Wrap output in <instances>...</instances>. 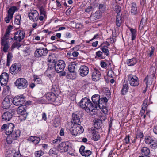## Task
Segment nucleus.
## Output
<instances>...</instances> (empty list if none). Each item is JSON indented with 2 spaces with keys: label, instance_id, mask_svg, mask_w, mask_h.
<instances>
[{
  "label": "nucleus",
  "instance_id": "nucleus-11",
  "mask_svg": "<svg viewBox=\"0 0 157 157\" xmlns=\"http://www.w3.org/2000/svg\"><path fill=\"white\" fill-rule=\"evenodd\" d=\"M14 40L20 42L25 36V32L23 30H18L15 33Z\"/></svg>",
  "mask_w": 157,
  "mask_h": 157
},
{
  "label": "nucleus",
  "instance_id": "nucleus-7",
  "mask_svg": "<svg viewBox=\"0 0 157 157\" xmlns=\"http://www.w3.org/2000/svg\"><path fill=\"white\" fill-rule=\"evenodd\" d=\"M9 38L4 36L2 37L1 38V48L5 52H6L10 47L9 42L8 40H10Z\"/></svg>",
  "mask_w": 157,
  "mask_h": 157
},
{
  "label": "nucleus",
  "instance_id": "nucleus-3",
  "mask_svg": "<svg viewBox=\"0 0 157 157\" xmlns=\"http://www.w3.org/2000/svg\"><path fill=\"white\" fill-rule=\"evenodd\" d=\"M79 124H75L73 125L70 129L71 133L74 136H77L78 134L82 133L84 131L83 128Z\"/></svg>",
  "mask_w": 157,
  "mask_h": 157
},
{
  "label": "nucleus",
  "instance_id": "nucleus-23",
  "mask_svg": "<svg viewBox=\"0 0 157 157\" xmlns=\"http://www.w3.org/2000/svg\"><path fill=\"white\" fill-rule=\"evenodd\" d=\"M38 15V12L36 10L32 11L29 13L28 14L29 19L34 22L37 21Z\"/></svg>",
  "mask_w": 157,
  "mask_h": 157
},
{
  "label": "nucleus",
  "instance_id": "nucleus-46",
  "mask_svg": "<svg viewBox=\"0 0 157 157\" xmlns=\"http://www.w3.org/2000/svg\"><path fill=\"white\" fill-rule=\"evenodd\" d=\"M98 8L101 12H104L105 9V6L103 4H98Z\"/></svg>",
  "mask_w": 157,
  "mask_h": 157
},
{
  "label": "nucleus",
  "instance_id": "nucleus-19",
  "mask_svg": "<svg viewBox=\"0 0 157 157\" xmlns=\"http://www.w3.org/2000/svg\"><path fill=\"white\" fill-rule=\"evenodd\" d=\"M155 75V72H153L151 75H147L145 77L144 81H145V84L147 86L148 85H151L152 83Z\"/></svg>",
  "mask_w": 157,
  "mask_h": 157
},
{
  "label": "nucleus",
  "instance_id": "nucleus-61",
  "mask_svg": "<svg viewBox=\"0 0 157 157\" xmlns=\"http://www.w3.org/2000/svg\"><path fill=\"white\" fill-rule=\"evenodd\" d=\"M112 120L110 119L109 122V128H108V133H109L110 130H111V128H112Z\"/></svg>",
  "mask_w": 157,
  "mask_h": 157
},
{
  "label": "nucleus",
  "instance_id": "nucleus-48",
  "mask_svg": "<svg viewBox=\"0 0 157 157\" xmlns=\"http://www.w3.org/2000/svg\"><path fill=\"white\" fill-rule=\"evenodd\" d=\"M34 80L35 83L36 84H41L42 83V81L41 79L37 76L34 77Z\"/></svg>",
  "mask_w": 157,
  "mask_h": 157
},
{
  "label": "nucleus",
  "instance_id": "nucleus-18",
  "mask_svg": "<svg viewBox=\"0 0 157 157\" xmlns=\"http://www.w3.org/2000/svg\"><path fill=\"white\" fill-rule=\"evenodd\" d=\"M11 102H12V99L6 97L2 103V107L4 109L8 108L10 106Z\"/></svg>",
  "mask_w": 157,
  "mask_h": 157
},
{
  "label": "nucleus",
  "instance_id": "nucleus-58",
  "mask_svg": "<svg viewBox=\"0 0 157 157\" xmlns=\"http://www.w3.org/2000/svg\"><path fill=\"white\" fill-rule=\"evenodd\" d=\"M85 147L83 145H82L80 147L79 150V151L81 155H82V153L85 150Z\"/></svg>",
  "mask_w": 157,
  "mask_h": 157
},
{
  "label": "nucleus",
  "instance_id": "nucleus-37",
  "mask_svg": "<svg viewBox=\"0 0 157 157\" xmlns=\"http://www.w3.org/2000/svg\"><path fill=\"white\" fill-rule=\"evenodd\" d=\"M13 29V26L11 25H9L6 29L5 33L3 36L9 38L10 33L11 32Z\"/></svg>",
  "mask_w": 157,
  "mask_h": 157
},
{
  "label": "nucleus",
  "instance_id": "nucleus-5",
  "mask_svg": "<svg viewBox=\"0 0 157 157\" xmlns=\"http://www.w3.org/2000/svg\"><path fill=\"white\" fill-rule=\"evenodd\" d=\"M15 84L18 88L23 89L26 88L28 85L27 81L23 78L17 79L15 82Z\"/></svg>",
  "mask_w": 157,
  "mask_h": 157
},
{
  "label": "nucleus",
  "instance_id": "nucleus-50",
  "mask_svg": "<svg viewBox=\"0 0 157 157\" xmlns=\"http://www.w3.org/2000/svg\"><path fill=\"white\" fill-rule=\"evenodd\" d=\"M21 46V45L20 43L17 42H15L13 44L12 47L13 48H16L18 49Z\"/></svg>",
  "mask_w": 157,
  "mask_h": 157
},
{
  "label": "nucleus",
  "instance_id": "nucleus-17",
  "mask_svg": "<svg viewBox=\"0 0 157 157\" xmlns=\"http://www.w3.org/2000/svg\"><path fill=\"white\" fill-rule=\"evenodd\" d=\"M21 66L19 64L15 63L12 64L10 69V72L13 74H16L21 70Z\"/></svg>",
  "mask_w": 157,
  "mask_h": 157
},
{
  "label": "nucleus",
  "instance_id": "nucleus-60",
  "mask_svg": "<svg viewBox=\"0 0 157 157\" xmlns=\"http://www.w3.org/2000/svg\"><path fill=\"white\" fill-rule=\"evenodd\" d=\"M124 140L126 144H128L130 142V137L129 136H127L124 139Z\"/></svg>",
  "mask_w": 157,
  "mask_h": 157
},
{
  "label": "nucleus",
  "instance_id": "nucleus-38",
  "mask_svg": "<svg viewBox=\"0 0 157 157\" xmlns=\"http://www.w3.org/2000/svg\"><path fill=\"white\" fill-rule=\"evenodd\" d=\"M147 19V18L144 19L143 17L142 18L140 21L139 29L141 30L144 28V26L146 24Z\"/></svg>",
  "mask_w": 157,
  "mask_h": 157
},
{
  "label": "nucleus",
  "instance_id": "nucleus-64",
  "mask_svg": "<svg viewBox=\"0 0 157 157\" xmlns=\"http://www.w3.org/2000/svg\"><path fill=\"white\" fill-rule=\"evenodd\" d=\"M49 153L50 155H53L55 154L56 152L53 150L52 149H50Z\"/></svg>",
  "mask_w": 157,
  "mask_h": 157
},
{
  "label": "nucleus",
  "instance_id": "nucleus-57",
  "mask_svg": "<svg viewBox=\"0 0 157 157\" xmlns=\"http://www.w3.org/2000/svg\"><path fill=\"white\" fill-rule=\"evenodd\" d=\"M147 99H145L144 100L143 106H142V109L146 108V107L148 105L147 104Z\"/></svg>",
  "mask_w": 157,
  "mask_h": 157
},
{
  "label": "nucleus",
  "instance_id": "nucleus-39",
  "mask_svg": "<svg viewBox=\"0 0 157 157\" xmlns=\"http://www.w3.org/2000/svg\"><path fill=\"white\" fill-rule=\"evenodd\" d=\"M13 57L12 54L11 53L9 52L7 55L6 65L9 66L12 61V59Z\"/></svg>",
  "mask_w": 157,
  "mask_h": 157
},
{
  "label": "nucleus",
  "instance_id": "nucleus-54",
  "mask_svg": "<svg viewBox=\"0 0 157 157\" xmlns=\"http://www.w3.org/2000/svg\"><path fill=\"white\" fill-rule=\"evenodd\" d=\"M107 75L109 77L113 78L114 76L113 71L112 70L109 71L107 73Z\"/></svg>",
  "mask_w": 157,
  "mask_h": 157
},
{
  "label": "nucleus",
  "instance_id": "nucleus-1",
  "mask_svg": "<svg viewBox=\"0 0 157 157\" xmlns=\"http://www.w3.org/2000/svg\"><path fill=\"white\" fill-rule=\"evenodd\" d=\"M53 58V56L51 55L48 58V61L52 63V66L50 67L51 69H54L57 73L62 72L65 67V62L62 60L56 61Z\"/></svg>",
  "mask_w": 157,
  "mask_h": 157
},
{
  "label": "nucleus",
  "instance_id": "nucleus-63",
  "mask_svg": "<svg viewBox=\"0 0 157 157\" xmlns=\"http://www.w3.org/2000/svg\"><path fill=\"white\" fill-rule=\"evenodd\" d=\"M13 157H22L21 155L18 152H16L14 154Z\"/></svg>",
  "mask_w": 157,
  "mask_h": 157
},
{
  "label": "nucleus",
  "instance_id": "nucleus-52",
  "mask_svg": "<svg viewBox=\"0 0 157 157\" xmlns=\"http://www.w3.org/2000/svg\"><path fill=\"white\" fill-rule=\"evenodd\" d=\"M102 52L99 51L96 52V56H98V57H100L101 59H104V58L102 56Z\"/></svg>",
  "mask_w": 157,
  "mask_h": 157
},
{
  "label": "nucleus",
  "instance_id": "nucleus-45",
  "mask_svg": "<svg viewBox=\"0 0 157 157\" xmlns=\"http://www.w3.org/2000/svg\"><path fill=\"white\" fill-rule=\"evenodd\" d=\"M21 19V15L17 16L16 18L15 19V23L16 24L19 25L20 24V20Z\"/></svg>",
  "mask_w": 157,
  "mask_h": 157
},
{
  "label": "nucleus",
  "instance_id": "nucleus-27",
  "mask_svg": "<svg viewBox=\"0 0 157 157\" xmlns=\"http://www.w3.org/2000/svg\"><path fill=\"white\" fill-rule=\"evenodd\" d=\"M72 120L71 121L75 124H80V118L79 116L75 113H73L72 114Z\"/></svg>",
  "mask_w": 157,
  "mask_h": 157
},
{
  "label": "nucleus",
  "instance_id": "nucleus-42",
  "mask_svg": "<svg viewBox=\"0 0 157 157\" xmlns=\"http://www.w3.org/2000/svg\"><path fill=\"white\" fill-rule=\"evenodd\" d=\"M67 75L70 79H74L76 77V73L75 71L69 72Z\"/></svg>",
  "mask_w": 157,
  "mask_h": 157
},
{
  "label": "nucleus",
  "instance_id": "nucleus-20",
  "mask_svg": "<svg viewBox=\"0 0 157 157\" xmlns=\"http://www.w3.org/2000/svg\"><path fill=\"white\" fill-rule=\"evenodd\" d=\"M108 100L106 97L100 98V100L99 101L98 103L97 104V105H96V107L95 108L97 109L98 107L100 109H101V108L104 107L105 103Z\"/></svg>",
  "mask_w": 157,
  "mask_h": 157
},
{
  "label": "nucleus",
  "instance_id": "nucleus-22",
  "mask_svg": "<svg viewBox=\"0 0 157 157\" xmlns=\"http://www.w3.org/2000/svg\"><path fill=\"white\" fill-rule=\"evenodd\" d=\"M112 7L114 11L117 13V15H118L119 13L120 15H122V13L121 12V7L117 4L116 1L114 4L112 5Z\"/></svg>",
  "mask_w": 157,
  "mask_h": 157
},
{
  "label": "nucleus",
  "instance_id": "nucleus-15",
  "mask_svg": "<svg viewBox=\"0 0 157 157\" xmlns=\"http://www.w3.org/2000/svg\"><path fill=\"white\" fill-rule=\"evenodd\" d=\"M69 147V144L68 142L61 143L58 146V150L61 152L67 151Z\"/></svg>",
  "mask_w": 157,
  "mask_h": 157
},
{
  "label": "nucleus",
  "instance_id": "nucleus-47",
  "mask_svg": "<svg viewBox=\"0 0 157 157\" xmlns=\"http://www.w3.org/2000/svg\"><path fill=\"white\" fill-rule=\"evenodd\" d=\"M143 133L140 131H137L136 136V138L137 139L139 138H143L144 137Z\"/></svg>",
  "mask_w": 157,
  "mask_h": 157
},
{
  "label": "nucleus",
  "instance_id": "nucleus-31",
  "mask_svg": "<svg viewBox=\"0 0 157 157\" xmlns=\"http://www.w3.org/2000/svg\"><path fill=\"white\" fill-rule=\"evenodd\" d=\"M123 21L122 15H117L116 17V24L117 26L120 27Z\"/></svg>",
  "mask_w": 157,
  "mask_h": 157
},
{
  "label": "nucleus",
  "instance_id": "nucleus-28",
  "mask_svg": "<svg viewBox=\"0 0 157 157\" xmlns=\"http://www.w3.org/2000/svg\"><path fill=\"white\" fill-rule=\"evenodd\" d=\"M94 126L95 128L98 129L101 128L102 124V121L99 119H95L94 121Z\"/></svg>",
  "mask_w": 157,
  "mask_h": 157
},
{
  "label": "nucleus",
  "instance_id": "nucleus-53",
  "mask_svg": "<svg viewBox=\"0 0 157 157\" xmlns=\"http://www.w3.org/2000/svg\"><path fill=\"white\" fill-rule=\"evenodd\" d=\"M39 10L40 14L43 15L44 17L45 16L46 13L44 11V9L42 7H40Z\"/></svg>",
  "mask_w": 157,
  "mask_h": 157
},
{
  "label": "nucleus",
  "instance_id": "nucleus-49",
  "mask_svg": "<svg viewBox=\"0 0 157 157\" xmlns=\"http://www.w3.org/2000/svg\"><path fill=\"white\" fill-rule=\"evenodd\" d=\"M44 154V152L41 150L36 151L35 152V155L36 157H40Z\"/></svg>",
  "mask_w": 157,
  "mask_h": 157
},
{
  "label": "nucleus",
  "instance_id": "nucleus-32",
  "mask_svg": "<svg viewBox=\"0 0 157 157\" xmlns=\"http://www.w3.org/2000/svg\"><path fill=\"white\" fill-rule=\"evenodd\" d=\"M101 17L100 13L99 11H97L94 13L92 14L90 16V19L94 21L99 19Z\"/></svg>",
  "mask_w": 157,
  "mask_h": 157
},
{
  "label": "nucleus",
  "instance_id": "nucleus-24",
  "mask_svg": "<svg viewBox=\"0 0 157 157\" xmlns=\"http://www.w3.org/2000/svg\"><path fill=\"white\" fill-rule=\"evenodd\" d=\"M12 117V113L9 112H6L2 115V120L3 121H8L10 120Z\"/></svg>",
  "mask_w": 157,
  "mask_h": 157
},
{
  "label": "nucleus",
  "instance_id": "nucleus-41",
  "mask_svg": "<svg viewBox=\"0 0 157 157\" xmlns=\"http://www.w3.org/2000/svg\"><path fill=\"white\" fill-rule=\"evenodd\" d=\"M130 30L132 34V40H133L135 39L136 37V30L135 29L132 28L130 29Z\"/></svg>",
  "mask_w": 157,
  "mask_h": 157
},
{
  "label": "nucleus",
  "instance_id": "nucleus-4",
  "mask_svg": "<svg viewBox=\"0 0 157 157\" xmlns=\"http://www.w3.org/2000/svg\"><path fill=\"white\" fill-rule=\"evenodd\" d=\"M25 97L23 95H17L13 98L12 102L16 106H21L25 101Z\"/></svg>",
  "mask_w": 157,
  "mask_h": 157
},
{
  "label": "nucleus",
  "instance_id": "nucleus-21",
  "mask_svg": "<svg viewBox=\"0 0 157 157\" xmlns=\"http://www.w3.org/2000/svg\"><path fill=\"white\" fill-rule=\"evenodd\" d=\"M45 97L48 101L50 102H54L55 101L56 96L55 93L53 92H49L46 94Z\"/></svg>",
  "mask_w": 157,
  "mask_h": 157
},
{
  "label": "nucleus",
  "instance_id": "nucleus-6",
  "mask_svg": "<svg viewBox=\"0 0 157 157\" xmlns=\"http://www.w3.org/2000/svg\"><path fill=\"white\" fill-rule=\"evenodd\" d=\"M17 10L16 6H12L9 9L7 12V16L5 18V21L6 23H9L10 20L12 19L14 12Z\"/></svg>",
  "mask_w": 157,
  "mask_h": 157
},
{
  "label": "nucleus",
  "instance_id": "nucleus-36",
  "mask_svg": "<svg viewBox=\"0 0 157 157\" xmlns=\"http://www.w3.org/2000/svg\"><path fill=\"white\" fill-rule=\"evenodd\" d=\"M77 65V63L75 62H71L68 66V70L69 72L75 71V68Z\"/></svg>",
  "mask_w": 157,
  "mask_h": 157
},
{
  "label": "nucleus",
  "instance_id": "nucleus-9",
  "mask_svg": "<svg viewBox=\"0 0 157 157\" xmlns=\"http://www.w3.org/2000/svg\"><path fill=\"white\" fill-rule=\"evenodd\" d=\"M20 131L19 130H17L10 134V136L6 138V141L7 143L9 144H11L12 141L14 140H16L17 138L20 136Z\"/></svg>",
  "mask_w": 157,
  "mask_h": 157
},
{
  "label": "nucleus",
  "instance_id": "nucleus-56",
  "mask_svg": "<svg viewBox=\"0 0 157 157\" xmlns=\"http://www.w3.org/2000/svg\"><path fill=\"white\" fill-rule=\"evenodd\" d=\"M62 140L60 137H57V138L53 140V143H59Z\"/></svg>",
  "mask_w": 157,
  "mask_h": 157
},
{
  "label": "nucleus",
  "instance_id": "nucleus-26",
  "mask_svg": "<svg viewBox=\"0 0 157 157\" xmlns=\"http://www.w3.org/2000/svg\"><path fill=\"white\" fill-rule=\"evenodd\" d=\"M130 12L131 15H136L137 14V7L136 3L132 2L131 5Z\"/></svg>",
  "mask_w": 157,
  "mask_h": 157
},
{
  "label": "nucleus",
  "instance_id": "nucleus-16",
  "mask_svg": "<svg viewBox=\"0 0 157 157\" xmlns=\"http://www.w3.org/2000/svg\"><path fill=\"white\" fill-rule=\"evenodd\" d=\"M100 72L97 69H94L92 73V79L93 81H97L99 80L101 76Z\"/></svg>",
  "mask_w": 157,
  "mask_h": 157
},
{
  "label": "nucleus",
  "instance_id": "nucleus-35",
  "mask_svg": "<svg viewBox=\"0 0 157 157\" xmlns=\"http://www.w3.org/2000/svg\"><path fill=\"white\" fill-rule=\"evenodd\" d=\"M92 138L95 141L98 140L100 138V135L99 133L95 130H93L92 132Z\"/></svg>",
  "mask_w": 157,
  "mask_h": 157
},
{
  "label": "nucleus",
  "instance_id": "nucleus-29",
  "mask_svg": "<svg viewBox=\"0 0 157 157\" xmlns=\"http://www.w3.org/2000/svg\"><path fill=\"white\" fill-rule=\"evenodd\" d=\"M100 96L98 94H96L93 95L92 97V101L94 103V109H95V107H96L97 104L98 103V102L100 100Z\"/></svg>",
  "mask_w": 157,
  "mask_h": 157
},
{
  "label": "nucleus",
  "instance_id": "nucleus-62",
  "mask_svg": "<svg viewBox=\"0 0 157 157\" xmlns=\"http://www.w3.org/2000/svg\"><path fill=\"white\" fill-rule=\"evenodd\" d=\"M101 110L104 113H105V114H107L108 113V111L106 109V108L104 106L103 107L101 108Z\"/></svg>",
  "mask_w": 157,
  "mask_h": 157
},
{
  "label": "nucleus",
  "instance_id": "nucleus-10",
  "mask_svg": "<svg viewBox=\"0 0 157 157\" xmlns=\"http://www.w3.org/2000/svg\"><path fill=\"white\" fill-rule=\"evenodd\" d=\"M48 52V50L45 48H40L36 49L34 52V56L37 58L46 56Z\"/></svg>",
  "mask_w": 157,
  "mask_h": 157
},
{
  "label": "nucleus",
  "instance_id": "nucleus-14",
  "mask_svg": "<svg viewBox=\"0 0 157 157\" xmlns=\"http://www.w3.org/2000/svg\"><path fill=\"white\" fill-rule=\"evenodd\" d=\"M89 72V69L88 67L84 65H82L80 67L78 71L79 75L82 77L86 76L88 74Z\"/></svg>",
  "mask_w": 157,
  "mask_h": 157
},
{
  "label": "nucleus",
  "instance_id": "nucleus-59",
  "mask_svg": "<svg viewBox=\"0 0 157 157\" xmlns=\"http://www.w3.org/2000/svg\"><path fill=\"white\" fill-rule=\"evenodd\" d=\"M10 89V87L9 86H6L3 88V92L6 93L8 92Z\"/></svg>",
  "mask_w": 157,
  "mask_h": 157
},
{
  "label": "nucleus",
  "instance_id": "nucleus-25",
  "mask_svg": "<svg viewBox=\"0 0 157 157\" xmlns=\"http://www.w3.org/2000/svg\"><path fill=\"white\" fill-rule=\"evenodd\" d=\"M14 126L12 123L9 124L7 125V127L6 130V133L8 135H10L13 131Z\"/></svg>",
  "mask_w": 157,
  "mask_h": 157
},
{
  "label": "nucleus",
  "instance_id": "nucleus-43",
  "mask_svg": "<svg viewBox=\"0 0 157 157\" xmlns=\"http://www.w3.org/2000/svg\"><path fill=\"white\" fill-rule=\"evenodd\" d=\"M153 140H152L150 136H146L145 139V142L147 144H151Z\"/></svg>",
  "mask_w": 157,
  "mask_h": 157
},
{
  "label": "nucleus",
  "instance_id": "nucleus-30",
  "mask_svg": "<svg viewBox=\"0 0 157 157\" xmlns=\"http://www.w3.org/2000/svg\"><path fill=\"white\" fill-rule=\"evenodd\" d=\"M141 153L142 155L146 157H149L150 153V149L147 147H142L141 149Z\"/></svg>",
  "mask_w": 157,
  "mask_h": 157
},
{
  "label": "nucleus",
  "instance_id": "nucleus-40",
  "mask_svg": "<svg viewBox=\"0 0 157 157\" xmlns=\"http://www.w3.org/2000/svg\"><path fill=\"white\" fill-rule=\"evenodd\" d=\"M102 52L104 53V54L107 56L109 55V50L108 49V47L107 46H104L101 48Z\"/></svg>",
  "mask_w": 157,
  "mask_h": 157
},
{
  "label": "nucleus",
  "instance_id": "nucleus-55",
  "mask_svg": "<svg viewBox=\"0 0 157 157\" xmlns=\"http://www.w3.org/2000/svg\"><path fill=\"white\" fill-rule=\"evenodd\" d=\"M93 10V7L91 6H89L85 10V11L87 13H89Z\"/></svg>",
  "mask_w": 157,
  "mask_h": 157
},
{
  "label": "nucleus",
  "instance_id": "nucleus-44",
  "mask_svg": "<svg viewBox=\"0 0 157 157\" xmlns=\"http://www.w3.org/2000/svg\"><path fill=\"white\" fill-rule=\"evenodd\" d=\"M91 153V151L90 150H85L81 155L85 157H88L90 155Z\"/></svg>",
  "mask_w": 157,
  "mask_h": 157
},
{
  "label": "nucleus",
  "instance_id": "nucleus-34",
  "mask_svg": "<svg viewBox=\"0 0 157 157\" xmlns=\"http://www.w3.org/2000/svg\"><path fill=\"white\" fill-rule=\"evenodd\" d=\"M136 58H133L131 59H128L126 61V63L129 66H134L137 63Z\"/></svg>",
  "mask_w": 157,
  "mask_h": 157
},
{
  "label": "nucleus",
  "instance_id": "nucleus-51",
  "mask_svg": "<svg viewBox=\"0 0 157 157\" xmlns=\"http://www.w3.org/2000/svg\"><path fill=\"white\" fill-rule=\"evenodd\" d=\"M150 146L151 147L152 149H155L157 147V144L156 143L154 140H153L150 144Z\"/></svg>",
  "mask_w": 157,
  "mask_h": 157
},
{
  "label": "nucleus",
  "instance_id": "nucleus-13",
  "mask_svg": "<svg viewBox=\"0 0 157 157\" xmlns=\"http://www.w3.org/2000/svg\"><path fill=\"white\" fill-rule=\"evenodd\" d=\"M9 74L4 72L0 76V82L2 86H5L7 84L9 79Z\"/></svg>",
  "mask_w": 157,
  "mask_h": 157
},
{
  "label": "nucleus",
  "instance_id": "nucleus-2",
  "mask_svg": "<svg viewBox=\"0 0 157 157\" xmlns=\"http://www.w3.org/2000/svg\"><path fill=\"white\" fill-rule=\"evenodd\" d=\"M80 107L87 112L93 111L94 109L93 104L86 97L83 98L78 103Z\"/></svg>",
  "mask_w": 157,
  "mask_h": 157
},
{
  "label": "nucleus",
  "instance_id": "nucleus-8",
  "mask_svg": "<svg viewBox=\"0 0 157 157\" xmlns=\"http://www.w3.org/2000/svg\"><path fill=\"white\" fill-rule=\"evenodd\" d=\"M128 78L129 83L131 86L135 87L139 85V79L136 75L130 74L128 75Z\"/></svg>",
  "mask_w": 157,
  "mask_h": 157
},
{
  "label": "nucleus",
  "instance_id": "nucleus-33",
  "mask_svg": "<svg viewBox=\"0 0 157 157\" xmlns=\"http://www.w3.org/2000/svg\"><path fill=\"white\" fill-rule=\"evenodd\" d=\"M128 85L127 81H124L121 90L122 94L124 95L128 90Z\"/></svg>",
  "mask_w": 157,
  "mask_h": 157
},
{
  "label": "nucleus",
  "instance_id": "nucleus-12",
  "mask_svg": "<svg viewBox=\"0 0 157 157\" xmlns=\"http://www.w3.org/2000/svg\"><path fill=\"white\" fill-rule=\"evenodd\" d=\"M27 106L25 105H23L19 106L17 110L18 114L21 115L23 117V119H25L27 117V113L26 111Z\"/></svg>",
  "mask_w": 157,
  "mask_h": 157
}]
</instances>
